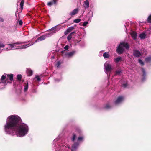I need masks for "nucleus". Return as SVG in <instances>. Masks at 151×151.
I'll list each match as a JSON object with an SVG mask.
<instances>
[{"instance_id": "f257e3e1", "label": "nucleus", "mask_w": 151, "mask_h": 151, "mask_svg": "<svg viewBox=\"0 0 151 151\" xmlns=\"http://www.w3.org/2000/svg\"><path fill=\"white\" fill-rule=\"evenodd\" d=\"M20 118L18 115L10 116L7 119L6 122L4 126V129L6 134L16 135L18 137H23L28 132V126L24 123H21Z\"/></svg>"}, {"instance_id": "f03ea898", "label": "nucleus", "mask_w": 151, "mask_h": 151, "mask_svg": "<svg viewBox=\"0 0 151 151\" xmlns=\"http://www.w3.org/2000/svg\"><path fill=\"white\" fill-rule=\"evenodd\" d=\"M58 137L55 139L53 142L54 147L55 148V151H64L66 149L67 151V148L68 149L70 148V146L67 144L66 142H63L62 141L61 143Z\"/></svg>"}, {"instance_id": "7ed1b4c3", "label": "nucleus", "mask_w": 151, "mask_h": 151, "mask_svg": "<svg viewBox=\"0 0 151 151\" xmlns=\"http://www.w3.org/2000/svg\"><path fill=\"white\" fill-rule=\"evenodd\" d=\"M27 44L25 45H22L21 44L22 42L19 43L17 42L13 44H10L8 45L9 47L6 48V50H15L17 49H24L26 48L29 46L33 45L34 42H27Z\"/></svg>"}, {"instance_id": "20e7f679", "label": "nucleus", "mask_w": 151, "mask_h": 151, "mask_svg": "<svg viewBox=\"0 0 151 151\" xmlns=\"http://www.w3.org/2000/svg\"><path fill=\"white\" fill-rule=\"evenodd\" d=\"M50 30L51 31H54L53 32L48 33L45 35H43L39 37L35 41V42H37L39 41H41L45 39L46 37H49L52 36L53 33H55L56 32L58 31L59 29L57 28L56 26H55L51 28Z\"/></svg>"}, {"instance_id": "39448f33", "label": "nucleus", "mask_w": 151, "mask_h": 151, "mask_svg": "<svg viewBox=\"0 0 151 151\" xmlns=\"http://www.w3.org/2000/svg\"><path fill=\"white\" fill-rule=\"evenodd\" d=\"M124 47L127 49L129 48V45L127 43L124 42H120L116 49V52L118 54H121L124 52Z\"/></svg>"}, {"instance_id": "423d86ee", "label": "nucleus", "mask_w": 151, "mask_h": 151, "mask_svg": "<svg viewBox=\"0 0 151 151\" xmlns=\"http://www.w3.org/2000/svg\"><path fill=\"white\" fill-rule=\"evenodd\" d=\"M5 79L4 82L5 84L9 82V80L10 81H12L13 80V75L12 74H4L1 77V81H3Z\"/></svg>"}, {"instance_id": "0eeeda50", "label": "nucleus", "mask_w": 151, "mask_h": 151, "mask_svg": "<svg viewBox=\"0 0 151 151\" xmlns=\"http://www.w3.org/2000/svg\"><path fill=\"white\" fill-rule=\"evenodd\" d=\"M104 69L106 73L110 72L112 70L111 64L108 62H106L104 64Z\"/></svg>"}, {"instance_id": "6e6552de", "label": "nucleus", "mask_w": 151, "mask_h": 151, "mask_svg": "<svg viewBox=\"0 0 151 151\" xmlns=\"http://www.w3.org/2000/svg\"><path fill=\"white\" fill-rule=\"evenodd\" d=\"M124 98L122 96H119L115 101V104L117 105L122 103L124 100Z\"/></svg>"}, {"instance_id": "1a4fd4ad", "label": "nucleus", "mask_w": 151, "mask_h": 151, "mask_svg": "<svg viewBox=\"0 0 151 151\" xmlns=\"http://www.w3.org/2000/svg\"><path fill=\"white\" fill-rule=\"evenodd\" d=\"M79 143L78 142L74 143L72 146L71 151H76V150L78 149L79 147Z\"/></svg>"}, {"instance_id": "9d476101", "label": "nucleus", "mask_w": 151, "mask_h": 151, "mask_svg": "<svg viewBox=\"0 0 151 151\" xmlns=\"http://www.w3.org/2000/svg\"><path fill=\"white\" fill-rule=\"evenodd\" d=\"M76 53V51H73L71 52L66 53L65 54V55L66 57H67L70 58L73 56Z\"/></svg>"}, {"instance_id": "9b49d317", "label": "nucleus", "mask_w": 151, "mask_h": 151, "mask_svg": "<svg viewBox=\"0 0 151 151\" xmlns=\"http://www.w3.org/2000/svg\"><path fill=\"white\" fill-rule=\"evenodd\" d=\"M74 29V27L73 26H71L68 27L67 29V30L65 31L64 32L65 34V35H67L69 32H71Z\"/></svg>"}, {"instance_id": "f8f14e48", "label": "nucleus", "mask_w": 151, "mask_h": 151, "mask_svg": "<svg viewBox=\"0 0 151 151\" xmlns=\"http://www.w3.org/2000/svg\"><path fill=\"white\" fill-rule=\"evenodd\" d=\"M78 8H76L71 12L69 13V15L71 16L74 15L78 13Z\"/></svg>"}, {"instance_id": "ddd939ff", "label": "nucleus", "mask_w": 151, "mask_h": 151, "mask_svg": "<svg viewBox=\"0 0 151 151\" xmlns=\"http://www.w3.org/2000/svg\"><path fill=\"white\" fill-rule=\"evenodd\" d=\"M141 71L142 72V73H143V75H142L143 77L142 78V81H143L145 80V77L146 75V72H145V69L143 68H142Z\"/></svg>"}, {"instance_id": "4468645a", "label": "nucleus", "mask_w": 151, "mask_h": 151, "mask_svg": "<svg viewBox=\"0 0 151 151\" xmlns=\"http://www.w3.org/2000/svg\"><path fill=\"white\" fill-rule=\"evenodd\" d=\"M134 55L136 57H138L140 55L141 53L139 51L135 50L134 52Z\"/></svg>"}, {"instance_id": "2eb2a0df", "label": "nucleus", "mask_w": 151, "mask_h": 151, "mask_svg": "<svg viewBox=\"0 0 151 151\" xmlns=\"http://www.w3.org/2000/svg\"><path fill=\"white\" fill-rule=\"evenodd\" d=\"M84 3L85 5L84 7L85 9H88L89 7V1L88 0H86L84 1Z\"/></svg>"}, {"instance_id": "dca6fc26", "label": "nucleus", "mask_w": 151, "mask_h": 151, "mask_svg": "<svg viewBox=\"0 0 151 151\" xmlns=\"http://www.w3.org/2000/svg\"><path fill=\"white\" fill-rule=\"evenodd\" d=\"M57 1L55 0H52L47 3L48 6H50L53 4H56Z\"/></svg>"}, {"instance_id": "f3484780", "label": "nucleus", "mask_w": 151, "mask_h": 151, "mask_svg": "<svg viewBox=\"0 0 151 151\" xmlns=\"http://www.w3.org/2000/svg\"><path fill=\"white\" fill-rule=\"evenodd\" d=\"M24 91L26 92L27 91L28 88V83L27 82L26 83H25L24 84Z\"/></svg>"}, {"instance_id": "a211bd4d", "label": "nucleus", "mask_w": 151, "mask_h": 151, "mask_svg": "<svg viewBox=\"0 0 151 151\" xmlns=\"http://www.w3.org/2000/svg\"><path fill=\"white\" fill-rule=\"evenodd\" d=\"M131 35L133 39L135 40L137 37V34L134 32H132L131 33Z\"/></svg>"}, {"instance_id": "6ab92c4d", "label": "nucleus", "mask_w": 151, "mask_h": 151, "mask_svg": "<svg viewBox=\"0 0 151 151\" xmlns=\"http://www.w3.org/2000/svg\"><path fill=\"white\" fill-rule=\"evenodd\" d=\"M26 72L27 74L29 76H30L32 74L33 72L32 70L30 69H27V70Z\"/></svg>"}, {"instance_id": "aec40b11", "label": "nucleus", "mask_w": 151, "mask_h": 151, "mask_svg": "<svg viewBox=\"0 0 151 151\" xmlns=\"http://www.w3.org/2000/svg\"><path fill=\"white\" fill-rule=\"evenodd\" d=\"M114 61L116 63H117L119 61H122V60L121 57L119 56L117 58L114 59Z\"/></svg>"}, {"instance_id": "412c9836", "label": "nucleus", "mask_w": 151, "mask_h": 151, "mask_svg": "<svg viewBox=\"0 0 151 151\" xmlns=\"http://www.w3.org/2000/svg\"><path fill=\"white\" fill-rule=\"evenodd\" d=\"M103 56L105 58H109L110 56L108 52H106L104 53L103 54Z\"/></svg>"}, {"instance_id": "4be33fe9", "label": "nucleus", "mask_w": 151, "mask_h": 151, "mask_svg": "<svg viewBox=\"0 0 151 151\" xmlns=\"http://www.w3.org/2000/svg\"><path fill=\"white\" fill-rule=\"evenodd\" d=\"M24 1V0H19V2L20 1V6L21 9L22 10L23 9Z\"/></svg>"}, {"instance_id": "5701e85b", "label": "nucleus", "mask_w": 151, "mask_h": 151, "mask_svg": "<svg viewBox=\"0 0 151 151\" xmlns=\"http://www.w3.org/2000/svg\"><path fill=\"white\" fill-rule=\"evenodd\" d=\"M76 134L74 133H73L72 134V136L71 138V140L73 142H74L75 140L76 139Z\"/></svg>"}, {"instance_id": "b1692460", "label": "nucleus", "mask_w": 151, "mask_h": 151, "mask_svg": "<svg viewBox=\"0 0 151 151\" xmlns=\"http://www.w3.org/2000/svg\"><path fill=\"white\" fill-rule=\"evenodd\" d=\"M84 139V137L83 136H80L78 137L77 139V142L79 143L80 142L83 141Z\"/></svg>"}, {"instance_id": "393cba45", "label": "nucleus", "mask_w": 151, "mask_h": 151, "mask_svg": "<svg viewBox=\"0 0 151 151\" xmlns=\"http://www.w3.org/2000/svg\"><path fill=\"white\" fill-rule=\"evenodd\" d=\"M75 33V32H73L70 33L67 37V39L68 40H71L72 38V35Z\"/></svg>"}, {"instance_id": "a878e982", "label": "nucleus", "mask_w": 151, "mask_h": 151, "mask_svg": "<svg viewBox=\"0 0 151 151\" xmlns=\"http://www.w3.org/2000/svg\"><path fill=\"white\" fill-rule=\"evenodd\" d=\"M145 61L147 63L151 62V56L147 57L145 59Z\"/></svg>"}, {"instance_id": "bb28decb", "label": "nucleus", "mask_w": 151, "mask_h": 151, "mask_svg": "<svg viewBox=\"0 0 151 151\" xmlns=\"http://www.w3.org/2000/svg\"><path fill=\"white\" fill-rule=\"evenodd\" d=\"M146 36V35L145 33H142L140 34L139 35V37L141 39H144Z\"/></svg>"}, {"instance_id": "cd10ccee", "label": "nucleus", "mask_w": 151, "mask_h": 151, "mask_svg": "<svg viewBox=\"0 0 151 151\" xmlns=\"http://www.w3.org/2000/svg\"><path fill=\"white\" fill-rule=\"evenodd\" d=\"M147 19L148 22L151 23V14L149 16Z\"/></svg>"}, {"instance_id": "c85d7f7f", "label": "nucleus", "mask_w": 151, "mask_h": 151, "mask_svg": "<svg viewBox=\"0 0 151 151\" xmlns=\"http://www.w3.org/2000/svg\"><path fill=\"white\" fill-rule=\"evenodd\" d=\"M81 19H74L73 22L75 23H78L81 21Z\"/></svg>"}, {"instance_id": "c756f323", "label": "nucleus", "mask_w": 151, "mask_h": 151, "mask_svg": "<svg viewBox=\"0 0 151 151\" xmlns=\"http://www.w3.org/2000/svg\"><path fill=\"white\" fill-rule=\"evenodd\" d=\"M17 78L19 80H21L22 78V75L20 74L18 75L17 76Z\"/></svg>"}, {"instance_id": "7c9ffc66", "label": "nucleus", "mask_w": 151, "mask_h": 151, "mask_svg": "<svg viewBox=\"0 0 151 151\" xmlns=\"http://www.w3.org/2000/svg\"><path fill=\"white\" fill-rule=\"evenodd\" d=\"M88 24V22H83L82 26L83 27L86 26Z\"/></svg>"}, {"instance_id": "2f4dec72", "label": "nucleus", "mask_w": 151, "mask_h": 151, "mask_svg": "<svg viewBox=\"0 0 151 151\" xmlns=\"http://www.w3.org/2000/svg\"><path fill=\"white\" fill-rule=\"evenodd\" d=\"M105 108L106 109H108L111 108V106L109 104H107L106 105Z\"/></svg>"}, {"instance_id": "473e14b6", "label": "nucleus", "mask_w": 151, "mask_h": 151, "mask_svg": "<svg viewBox=\"0 0 151 151\" xmlns=\"http://www.w3.org/2000/svg\"><path fill=\"white\" fill-rule=\"evenodd\" d=\"M139 62L142 65H143L144 64L143 62L142 61L141 59H139L138 60Z\"/></svg>"}, {"instance_id": "72a5a7b5", "label": "nucleus", "mask_w": 151, "mask_h": 151, "mask_svg": "<svg viewBox=\"0 0 151 151\" xmlns=\"http://www.w3.org/2000/svg\"><path fill=\"white\" fill-rule=\"evenodd\" d=\"M61 64V63L60 61H58L56 65L57 66V68Z\"/></svg>"}, {"instance_id": "f704fd0d", "label": "nucleus", "mask_w": 151, "mask_h": 151, "mask_svg": "<svg viewBox=\"0 0 151 151\" xmlns=\"http://www.w3.org/2000/svg\"><path fill=\"white\" fill-rule=\"evenodd\" d=\"M121 73V71L120 70H117L116 72V75H119Z\"/></svg>"}, {"instance_id": "c9c22d12", "label": "nucleus", "mask_w": 151, "mask_h": 151, "mask_svg": "<svg viewBox=\"0 0 151 151\" xmlns=\"http://www.w3.org/2000/svg\"><path fill=\"white\" fill-rule=\"evenodd\" d=\"M35 78H36L37 80L38 81H40L41 80L40 78L38 76H36Z\"/></svg>"}, {"instance_id": "e433bc0d", "label": "nucleus", "mask_w": 151, "mask_h": 151, "mask_svg": "<svg viewBox=\"0 0 151 151\" xmlns=\"http://www.w3.org/2000/svg\"><path fill=\"white\" fill-rule=\"evenodd\" d=\"M18 23L20 25H22V24L23 22L22 20H20L19 21Z\"/></svg>"}, {"instance_id": "4c0bfd02", "label": "nucleus", "mask_w": 151, "mask_h": 151, "mask_svg": "<svg viewBox=\"0 0 151 151\" xmlns=\"http://www.w3.org/2000/svg\"><path fill=\"white\" fill-rule=\"evenodd\" d=\"M122 86L124 87H126L127 86V83L124 84L122 83Z\"/></svg>"}, {"instance_id": "58836bf2", "label": "nucleus", "mask_w": 151, "mask_h": 151, "mask_svg": "<svg viewBox=\"0 0 151 151\" xmlns=\"http://www.w3.org/2000/svg\"><path fill=\"white\" fill-rule=\"evenodd\" d=\"M69 48V46L68 45H66L64 47V49L66 50L68 49Z\"/></svg>"}, {"instance_id": "ea45409f", "label": "nucleus", "mask_w": 151, "mask_h": 151, "mask_svg": "<svg viewBox=\"0 0 151 151\" xmlns=\"http://www.w3.org/2000/svg\"><path fill=\"white\" fill-rule=\"evenodd\" d=\"M4 20V19L3 18L0 17V22H3Z\"/></svg>"}, {"instance_id": "a19ab883", "label": "nucleus", "mask_w": 151, "mask_h": 151, "mask_svg": "<svg viewBox=\"0 0 151 151\" xmlns=\"http://www.w3.org/2000/svg\"><path fill=\"white\" fill-rule=\"evenodd\" d=\"M61 79H55V81L58 82V81H60L61 80Z\"/></svg>"}, {"instance_id": "79ce46f5", "label": "nucleus", "mask_w": 151, "mask_h": 151, "mask_svg": "<svg viewBox=\"0 0 151 151\" xmlns=\"http://www.w3.org/2000/svg\"><path fill=\"white\" fill-rule=\"evenodd\" d=\"M144 52H145V53H143L144 55H146V50H144Z\"/></svg>"}, {"instance_id": "37998d69", "label": "nucleus", "mask_w": 151, "mask_h": 151, "mask_svg": "<svg viewBox=\"0 0 151 151\" xmlns=\"http://www.w3.org/2000/svg\"><path fill=\"white\" fill-rule=\"evenodd\" d=\"M36 91L35 90H34L33 91V93H36Z\"/></svg>"}]
</instances>
